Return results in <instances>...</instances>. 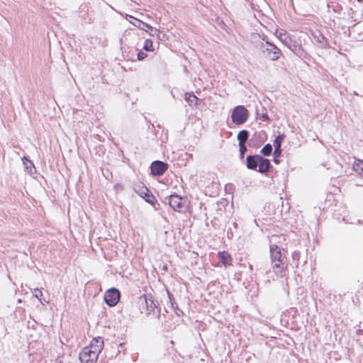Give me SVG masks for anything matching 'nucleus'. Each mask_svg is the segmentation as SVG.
Here are the masks:
<instances>
[{"mask_svg":"<svg viewBox=\"0 0 363 363\" xmlns=\"http://www.w3.org/2000/svg\"><path fill=\"white\" fill-rule=\"evenodd\" d=\"M270 256L272 267L274 274L279 277H284L286 275V267L283 262L280 247L276 245H271Z\"/></svg>","mask_w":363,"mask_h":363,"instance_id":"nucleus-1","label":"nucleus"},{"mask_svg":"<svg viewBox=\"0 0 363 363\" xmlns=\"http://www.w3.org/2000/svg\"><path fill=\"white\" fill-rule=\"evenodd\" d=\"M249 115L248 110L244 106H237L232 111V122L235 125H242L247 121Z\"/></svg>","mask_w":363,"mask_h":363,"instance_id":"nucleus-2","label":"nucleus"},{"mask_svg":"<svg viewBox=\"0 0 363 363\" xmlns=\"http://www.w3.org/2000/svg\"><path fill=\"white\" fill-rule=\"evenodd\" d=\"M99 354L90 347H85L79 353L81 363H92L97 360Z\"/></svg>","mask_w":363,"mask_h":363,"instance_id":"nucleus-3","label":"nucleus"},{"mask_svg":"<svg viewBox=\"0 0 363 363\" xmlns=\"http://www.w3.org/2000/svg\"><path fill=\"white\" fill-rule=\"evenodd\" d=\"M120 297V291L116 288L107 290L104 296L105 302L111 307L115 306L118 303Z\"/></svg>","mask_w":363,"mask_h":363,"instance_id":"nucleus-4","label":"nucleus"},{"mask_svg":"<svg viewBox=\"0 0 363 363\" xmlns=\"http://www.w3.org/2000/svg\"><path fill=\"white\" fill-rule=\"evenodd\" d=\"M266 44L269 45V48H265L262 43L261 45L262 51L263 52H267V57H269L271 60H277L281 55V50L269 41H266Z\"/></svg>","mask_w":363,"mask_h":363,"instance_id":"nucleus-5","label":"nucleus"},{"mask_svg":"<svg viewBox=\"0 0 363 363\" xmlns=\"http://www.w3.org/2000/svg\"><path fill=\"white\" fill-rule=\"evenodd\" d=\"M136 23H134L133 25L138 28L143 30L146 32H147L151 36H156L160 40H161L160 38V31L157 30V28H155L152 27L150 25L135 18Z\"/></svg>","mask_w":363,"mask_h":363,"instance_id":"nucleus-6","label":"nucleus"},{"mask_svg":"<svg viewBox=\"0 0 363 363\" xmlns=\"http://www.w3.org/2000/svg\"><path fill=\"white\" fill-rule=\"evenodd\" d=\"M135 191L142 198H143L146 202L153 204L156 199L155 196L150 194L148 189L145 186H138L135 187Z\"/></svg>","mask_w":363,"mask_h":363,"instance_id":"nucleus-7","label":"nucleus"},{"mask_svg":"<svg viewBox=\"0 0 363 363\" xmlns=\"http://www.w3.org/2000/svg\"><path fill=\"white\" fill-rule=\"evenodd\" d=\"M168 164L162 161H155L151 164L150 169L151 173L153 175L161 176L162 175L167 169Z\"/></svg>","mask_w":363,"mask_h":363,"instance_id":"nucleus-8","label":"nucleus"},{"mask_svg":"<svg viewBox=\"0 0 363 363\" xmlns=\"http://www.w3.org/2000/svg\"><path fill=\"white\" fill-rule=\"evenodd\" d=\"M275 36L285 45L289 46L292 43V38L289 33L284 29H277L275 31Z\"/></svg>","mask_w":363,"mask_h":363,"instance_id":"nucleus-9","label":"nucleus"},{"mask_svg":"<svg viewBox=\"0 0 363 363\" xmlns=\"http://www.w3.org/2000/svg\"><path fill=\"white\" fill-rule=\"evenodd\" d=\"M169 204L174 211H180L183 207V199L178 195H171L169 196Z\"/></svg>","mask_w":363,"mask_h":363,"instance_id":"nucleus-10","label":"nucleus"},{"mask_svg":"<svg viewBox=\"0 0 363 363\" xmlns=\"http://www.w3.org/2000/svg\"><path fill=\"white\" fill-rule=\"evenodd\" d=\"M145 301L148 313H155V309L157 308L158 303L153 299V297L151 295H145Z\"/></svg>","mask_w":363,"mask_h":363,"instance_id":"nucleus-11","label":"nucleus"},{"mask_svg":"<svg viewBox=\"0 0 363 363\" xmlns=\"http://www.w3.org/2000/svg\"><path fill=\"white\" fill-rule=\"evenodd\" d=\"M259 156L258 155L247 156L246 159L247 167L250 169L255 170L258 167Z\"/></svg>","mask_w":363,"mask_h":363,"instance_id":"nucleus-12","label":"nucleus"},{"mask_svg":"<svg viewBox=\"0 0 363 363\" xmlns=\"http://www.w3.org/2000/svg\"><path fill=\"white\" fill-rule=\"evenodd\" d=\"M218 257L220 262L225 267L230 266L232 264L233 259H232L231 255L228 252H227L225 251L219 252L218 253Z\"/></svg>","mask_w":363,"mask_h":363,"instance_id":"nucleus-13","label":"nucleus"},{"mask_svg":"<svg viewBox=\"0 0 363 363\" xmlns=\"http://www.w3.org/2000/svg\"><path fill=\"white\" fill-rule=\"evenodd\" d=\"M89 347L92 348L94 351H96L98 354H99L104 347V339L101 337L94 338L91 340Z\"/></svg>","mask_w":363,"mask_h":363,"instance_id":"nucleus-14","label":"nucleus"},{"mask_svg":"<svg viewBox=\"0 0 363 363\" xmlns=\"http://www.w3.org/2000/svg\"><path fill=\"white\" fill-rule=\"evenodd\" d=\"M313 38L319 43L320 47L326 48L328 47L327 38L320 32L316 31L313 33Z\"/></svg>","mask_w":363,"mask_h":363,"instance_id":"nucleus-15","label":"nucleus"},{"mask_svg":"<svg viewBox=\"0 0 363 363\" xmlns=\"http://www.w3.org/2000/svg\"><path fill=\"white\" fill-rule=\"evenodd\" d=\"M270 161L268 159H265L262 156H259V160L258 162L259 169L258 171L260 173H266L268 172L270 167Z\"/></svg>","mask_w":363,"mask_h":363,"instance_id":"nucleus-16","label":"nucleus"},{"mask_svg":"<svg viewBox=\"0 0 363 363\" xmlns=\"http://www.w3.org/2000/svg\"><path fill=\"white\" fill-rule=\"evenodd\" d=\"M249 137V133L246 130H240L237 136V138L239 141V144H245Z\"/></svg>","mask_w":363,"mask_h":363,"instance_id":"nucleus-17","label":"nucleus"},{"mask_svg":"<svg viewBox=\"0 0 363 363\" xmlns=\"http://www.w3.org/2000/svg\"><path fill=\"white\" fill-rule=\"evenodd\" d=\"M352 168L354 172L363 177V161L357 160L353 164Z\"/></svg>","mask_w":363,"mask_h":363,"instance_id":"nucleus-18","label":"nucleus"},{"mask_svg":"<svg viewBox=\"0 0 363 363\" xmlns=\"http://www.w3.org/2000/svg\"><path fill=\"white\" fill-rule=\"evenodd\" d=\"M185 100L191 106L196 104L198 98L194 94L186 93L185 94Z\"/></svg>","mask_w":363,"mask_h":363,"instance_id":"nucleus-19","label":"nucleus"},{"mask_svg":"<svg viewBox=\"0 0 363 363\" xmlns=\"http://www.w3.org/2000/svg\"><path fill=\"white\" fill-rule=\"evenodd\" d=\"M272 152V147L269 143L266 144L261 150V152L264 156H269Z\"/></svg>","mask_w":363,"mask_h":363,"instance_id":"nucleus-20","label":"nucleus"},{"mask_svg":"<svg viewBox=\"0 0 363 363\" xmlns=\"http://www.w3.org/2000/svg\"><path fill=\"white\" fill-rule=\"evenodd\" d=\"M294 53L298 55L301 50V46L298 45L294 44L293 42L290 43L289 46H286Z\"/></svg>","mask_w":363,"mask_h":363,"instance_id":"nucleus-21","label":"nucleus"},{"mask_svg":"<svg viewBox=\"0 0 363 363\" xmlns=\"http://www.w3.org/2000/svg\"><path fill=\"white\" fill-rule=\"evenodd\" d=\"M152 45V41L151 40L147 39L144 43L143 49L146 51H152L153 50Z\"/></svg>","mask_w":363,"mask_h":363,"instance_id":"nucleus-22","label":"nucleus"},{"mask_svg":"<svg viewBox=\"0 0 363 363\" xmlns=\"http://www.w3.org/2000/svg\"><path fill=\"white\" fill-rule=\"evenodd\" d=\"M284 135H279L275 138V140L274 141V147H281V143L284 140Z\"/></svg>","mask_w":363,"mask_h":363,"instance_id":"nucleus-23","label":"nucleus"},{"mask_svg":"<svg viewBox=\"0 0 363 363\" xmlns=\"http://www.w3.org/2000/svg\"><path fill=\"white\" fill-rule=\"evenodd\" d=\"M22 160H23V164L25 165V167L27 169L34 168V165H33V162L31 161H30L28 158L24 157H23Z\"/></svg>","mask_w":363,"mask_h":363,"instance_id":"nucleus-24","label":"nucleus"},{"mask_svg":"<svg viewBox=\"0 0 363 363\" xmlns=\"http://www.w3.org/2000/svg\"><path fill=\"white\" fill-rule=\"evenodd\" d=\"M240 153L241 159H243L245 152L247 151V147L245 144H239Z\"/></svg>","mask_w":363,"mask_h":363,"instance_id":"nucleus-25","label":"nucleus"},{"mask_svg":"<svg viewBox=\"0 0 363 363\" xmlns=\"http://www.w3.org/2000/svg\"><path fill=\"white\" fill-rule=\"evenodd\" d=\"M300 255H301V253L299 251L296 250V251L293 252V253L291 255L292 259L294 260H296L298 262L300 259Z\"/></svg>","mask_w":363,"mask_h":363,"instance_id":"nucleus-26","label":"nucleus"},{"mask_svg":"<svg viewBox=\"0 0 363 363\" xmlns=\"http://www.w3.org/2000/svg\"><path fill=\"white\" fill-rule=\"evenodd\" d=\"M43 296V292L38 289H35V297L37 298L40 301H41V297Z\"/></svg>","mask_w":363,"mask_h":363,"instance_id":"nucleus-27","label":"nucleus"},{"mask_svg":"<svg viewBox=\"0 0 363 363\" xmlns=\"http://www.w3.org/2000/svg\"><path fill=\"white\" fill-rule=\"evenodd\" d=\"M147 57V54L142 52V51H140L138 53V60H144L145 57Z\"/></svg>","mask_w":363,"mask_h":363,"instance_id":"nucleus-28","label":"nucleus"},{"mask_svg":"<svg viewBox=\"0 0 363 363\" xmlns=\"http://www.w3.org/2000/svg\"><path fill=\"white\" fill-rule=\"evenodd\" d=\"M281 152V149L279 147H274V155L279 156Z\"/></svg>","mask_w":363,"mask_h":363,"instance_id":"nucleus-29","label":"nucleus"},{"mask_svg":"<svg viewBox=\"0 0 363 363\" xmlns=\"http://www.w3.org/2000/svg\"><path fill=\"white\" fill-rule=\"evenodd\" d=\"M261 118L262 119L263 121H268L269 120V118L267 113H262L261 116Z\"/></svg>","mask_w":363,"mask_h":363,"instance_id":"nucleus-30","label":"nucleus"},{"mask_svg":"<svg viewBox=\"0 0 363 363\" xmlns=\"http://www.w3.org/2000/svg\"><path fill=\"white\" fill-rule=\"evenodd\" d=\"M170 301H171V305L173 306V303L172 302V299L170 298Z\"/></svg>","mask_w":363,"mask_h":363,"instance_id":"nucleus-31","label":"nucleus"}]
</instances>
